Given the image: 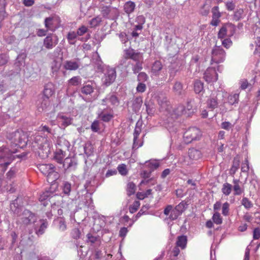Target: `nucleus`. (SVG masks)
<instances>
[{"mask_svg": "<svg viewBox=\"0 0 260 260\" xmlns=\"http://www.w3.org/2000/svg\"><path fill=\"white\" fill-rule=\"evenodd\" d=\"M7 138L10 141V147L13 148L16 147L23 148L26 146L28 141L27 133L21 129L7 132Z\"/></svg>", "mask_w": 260, "mask_h": 260, "instance_id": "f257e3e1", "label": "nucleus"}, {"mask_svg": "<svg viewBox=\"0 0 260 260\" xmlns=\"http://www.w3.org/2000/svg\"><path fill=\"white\" fill-rule=\"evenodd\" d=\"M17 152V148L7 146L0 147V161L2 162V167L6 168L9 165L16 157L22 158L25 156V154L22 153L19 155H14Z\"/></svg>", "mask_w": 260, "mask_h": 260, "instance_id": "f03ea898", "label": "nucleus"}, {"mask_svg": "<svg viewBox=\"0 0 260 260\" xmlns=\"http://www.w3.org/2000/svg\"><path fill=\"white\" fill-rule=\"evenodd\" d=\"M202 132L200 129L196 127H190L183 134L184 142L190 143L193 140H198L201 138Z\"/></svg>", "mask_w": 260, "mask_h": 260, "instance_id": "7ed1b4c3", "label": "nucleus"}, {"mask_svg": "<svg viewBox=\"0 0 260 260\" xmlns=\"http://www.w3.org/2000/svg\"><path fill=\"white\" fill-rule=\"evenodd\" d=\"M236 27L234 24L230 23H226L223 24L219 29L217 37L220 39H224L226 36L228 38L232 37L235 33Z\"/></svg>", "mask_w": 260, "mask_h": 260, "instance_id": "20e7f679", "label": "nucleus"}, {"mask_svg": "<svg viewBox=\"0 0 260 260\" xmlns=\"http://www.w3.org/2000/svg\"><path fill=\"white\" fill-rule=\"evenodd\" d=\"M59 39L57 36L53 33L48 34L44 39L43 46L48 50L52 49L58 43Z\"/></svg>", "mask_w": 260, "mask_h": 260, "instance_id": "39448f33", "label": "nucleus"}, {"mask_svg": "<svg viewBox=\"0 0 260 260\" xmlns=\"http://www.w3.org/2000/svg\"><path fill=\"white\" fill-rule=\"evenodd\" d=\"M226 52L220 47H216L212 51L211 61L215 63H219L225 60Z\"/></svg>", "mask_w": 260, "mask_h": 260, "instance_id": "423d86ee", "label": "nucleus"}, {"mask_svg": "<svg viewBox=\"0 0 260 260\" xmlns=\"http://www.w3.org/2000/svg\"><path fill=\"white\" fill-rule=\"evenodd\" d=\"M86 242L89 244L92 248L100 247L101 245V237L94 232H90L86 235Z\"/></svg>", "mask_w": 260, "mask_h": 260, "instance_id": "0eeeda50", "label": "nucleus"}, {"mask_svg": "<svg viewBox=\"0 0 260 260\" xmlns=\"http://www.w3.org/2000/svg\"><path fill=\"white\" fill-rule=\"evenodd\" d=\"M151 174V171L143 170L140 173V176L143 178L141 181L140 185H147L150 184L151 185H154L157 183L156 180L154 178H150Z\"/></svg>", "mask_w": 260, "mask_h": 260, "instance_id": "6e6552de", "label": "nucleus"}, {"mask_svg": "<svg viewBox=\"0 0 260 260\" xmlns=\"http://www.w3.org/2000/svg\"><path fill=\"white\" fill-rule=\"evenodd\" d=\"M124 58L139 62L143 58V56L140 52H136L134 49L128 48L124 50Z\"/></svg>", "mask_w": 260, "mask_h": 260, "instance_id": "1a4fd4ad", "label": "nucleus"}, {"mask_svg": "<svg viewBox=\"0 0 260 260\" xmlns=\"http://www.w3.org/2000/svg\"><path fill=\"white\" fill-rule=\"evenodd\" d=\"M49 106V99L40 95L37 101V107L38 111L40 112L46 111Z\"/></svg>", "mask_w": 260, "mask_h": 260, "instance_id": "9d476101", "label": "nucleus"}, {"mask_svg": "<svg viewBox=\"0 0 260 260\" xmlns=\"http://www.w3.org/2000/svg\"><path fill=\"white\" fill-rule=\"evenodd\" d=\"M21 216H22L21 220L23 223L25 224L28 225L32 222H34L35 214L27 209H24L21 212Z\"/></svg>", "mask_w": 260, "mask_h": 260, "instance_id": "9b49d317", "label": "nucleus"}, {"mask_svg": "<svg viewBox=\"0 0 260 260\" xmlns=\"http://www.w3.org/2000/svg\"><path fill=\"white\" fill-rule=\"evenodd\" d=\"M204 78L207 82H216L218 79V75L216 70L213 68H208L204 73Z\"/></svg>", "mask_w": 260, "mask_h": 260, "instance_id": "f8f14e48", "label": "nucleus"}, {"mask_svg": "<svg viewBox=\"0 0 260 260\" xmlns=\"http://www.w3.org/2000/svg\"><path fill=\"white\" fill-rule=\"evenodd\" d=\"M212 19L210 24L213 26L218 25L221 22L220 19L221 16V13L219 11V8L218 6H215L211 9Z\"/></svg>", "mask_w": 260, "mask_h": 260, "instance_id": "ddd939ff", "label": "nucleus"}, {"mask_svg": "<svg viewBox=\"0 0 260 260\" xmlns=\"http://www.w3.org/2000/svg\"><path fill=\"white\" fill-rule=\"evenodd\" d=\"M10 209L17 216H21V212L23 210V206L20 205L19 198L17 197L11 203Z\"/></svg>", "mask_w": 260, "mask_h": 260, "instance_id": "4468645a", "label": "nucleus"}, {"mask_svg": "<svg viewBox=\"0 0 260 260\" xmlns=\"http://www.w3.org/2000/svg\"><path fill=\"white\" fill-rule=\"evenodd\" d=\"M94 85L92 81L85 82L80 89L81 92L85 95L91 94L94 91Z\"/></svg>", "mask_w": 260, "mask_h": 260, "instance_id": "2eb2a0df", "label": "nucleus"}, {"mask_svg": "<svg viewBox=\"0 0 260 260\" xmlns=\"http://www.w3.org/2000/svg\"><path fill=\"white\" fill-rule=\"evenodd\" d=\"M54 84L51 82H48L45 85L44 89L43 90V94L41 96L44 98H47V99H49V98L54 94Z\"/></svg>", "mask_w": 260, "mask_h": 260, "instance_id": "dca6fc26", "label": "nucleus"}, {"mask_svg": "<svg viewBox=\"0 0 260 260\" xmlns=\"http://www.w3.org/2000/svg\"><path fill=\"white\" fill-rule=\"evenodd\" d=\"M40 226L35 227V232L38 236L43 235L48 226V222L46 219H41L39 220Z\"/></svg>", "mask_w": 260, "mask_h": 260, "instance_id": "f3484780", "label": "nucleus"}, {"mask_svg": "<svg viewBox=\"0 0 260 260\" xmlns=\"http://www.w3.org/2000/svg\"><path fill=\"white\" fill-rule=\"evenodd\" d=\"M192 109V105L190 102H187L186 107L183 105L178 106L176 110V113L178 116L183 115V114H188L187 111H190Z\"/></svg>", "mask_w": 260, "mask_h": 260, "instance_id": "a211bd4d", "label": "nucleus"}, {"mask_svg": "<svg viewBox=\"0 0 260 260\" xmlns=\"http://www.w3.org/2000/svg\"><path fill=\"white\" fill-rule=\"evenodd\" d=\"M100 247H96L95 248H93L94 249V254H93V257L94 259H101L103 257H104L106 255V251H103L101 250V248H100ZM107 258L106 259L108 260L109 258H110L112 257V254H107Z\"/></svg>", "mask_w": 260, "mask_h": 260, "instance_id": "6ab92c4d", "label": "nucleus"}, {"mask_svg": "<svg viewBox=\"0 0 260 260\" xmlns=\"http://www.w3.org/2000/svg\"><path fill=\"white\" fill-rule=\"evenodd\" d=\"M80 66V62L79 60H67L64 63V68L67 70H76Z\"/></svg>", "mask_w": 260, "mask_h": 260, "instance_id": "aec40b11", "label": "nucleus"}, {"mask_svg": "<svg viewBox=\"0 0 260 260\" xmlns=\"http://www.w3.org/2000/svg\"><path fill=\"white\" fill-rule=\"evenodd\" d=\"M103 83L108 86L111 85L114 82V69L108 71L105 74V76L102 79Z\"/></svg>", "mask_w": 260, "mask_h": 260, "instance_id": "412c9836", "label": "nucleus"}, {"mask_svg": "<svg viewBox=\"0 0 260 260\" xmlns=\"http://www.w3.org/2000/svg\"><path fill=\"white\" fill-rule=\"evenodd\" d=\"M163 65L160 60H156L153 63L151 67V72L155 76H158L160 74V71L162 69Z\"/></svg>", "mask_w": 260, "mask_h": 260, "instance_id": "4be33fe9", "label": "nucleus"}, {"mask_svg": "<svg viewBox=\"0 0 260 260\" xmlns=\"http://www.w3.org/2000/svg\"><path fill=\"white\" fill-rule=\"evenodd\" d=\"M76 161L71 157H67L64 159L63 166L67 169H75L77 166Z\"/></svg>", "mask_w": 260, "mask_h": 260, "instance_id": "5701e85b", "label": "nucleus"}, {"mask_svg": "<svg viewBox=\"0 0 260 260\" xmlns=\"http://www.w3.org/2000/svg\"><path fill=\"white\" fill-rule=\"evenodd\" d=\"M92 62L96 72H102L103 71L104 66L103 65V62L99 54L93 58Z\"/></svg>", "mask_w": 260, "mask_h": 260, "instance_id": "b1692460", "label": "nucleus"}, {"mask_svg": "<svg viewBox=\"0 0 260 260\" xmlns=\"http://www.w3.org/2000/svg\"><path fill=\"white\" fill-rule=\"evenodd\" d=\"M234 186L233 189L235 191L234 194L235 196L240 195L244 191V188L240 186L241 182L239 179L233 180Z\"/></svg>", "mask_w": 260, "mask_h": 260, "instance_id": "393cba45", "label": "nucleus"}, {"mask_svg": "<svg viewBox=\"0 0 260 260\" xmlns=\"http://www.w3.org/2000/svg\"><path fill=\"white\" fill-rule=\"evenodd\" d=\"M38 168L43 174L46 176L49 174L52 169H55L54 165L51 164L40 165Z\"/></svg>", "mask_w": 260, "mask_h": 260, "instance_id": "a878e982", "label": "nucleus"}, {"mask_svg": "<svg viewBox=\"0 0 260 260\" xmlns=\"http://www.w3.org/2000/svg\"><path fill=\"white\" fill-rule=\"evenodd\" d=\"M143 103L141 96L136 97L132 103L133 110L137 112L140 110Z\"/></svg>", "mask_w": 260, "mask_h": 260, "instance_id": "bb28decb", "label": "nucleus"}, {"mask_svg": "<svg viewBox=\"0 0 260 260\" xmlns=\"http://www.w3.org/2000/svg\"><path fill=\"white\" fill-rule=\"evenodd\" d=\"M158 104L160 111H169L170 110L171 106L169 102L167 100L166 98H164L162 100H159Z\"/></svg>", "mask_w": 260, "mask_h": 260, "instance_id": "cd10ccee", "label": "nucleus"}, {"mask_svg": "<svg viewBox=\"0 0 260 260\" xmlns=\"http://www.w3.org/2000/svg\"><path fill=\"white\" fill-rule=\"evenodd\" d=\"M135 8L136 4L132 1L126 2L123 6L124 12L128 15L133 13L135 11Z\"/></svg>", "mask_w": 260, "mask_h": 260, "instance_id": "c85d7f7f", "label": "nucleus"}, {"mask_svg": "<svg viewBox=\"0 0 260 260\" xmlns=\"http://www.w3.org/2000/svg\"><path fill=\"white\" fill-rule=\"evenodd\" d=\"M58 118L61 119L60 125L61 127L62 128H64L72 123L73 118L71 117H68L64 115H61L58 116Z\"/></svg>", "mask_w": 260, "mask_h": 260, "instance_id": "c756f323", "label": "nucleus"}, {"mask_svg": "<svg viewBox=\"0 0 260 260\" xmlns=\"http://www.w3.org/2000/svg\"><path fill=\"white\" fill-rule=\"evenodd\" d=\"M59 175L55 171V169H52L47 176V180L49 183H53L56 182V180L59 178Z\"/></svg>", "mask_w": 260, "mask_h": 260, "instance_id": "7c9ffc66", "label": "nucleus"}, {"mask_svg": "<svg viewBox=\"0 0 260 260\" xmlns=\"http://www.w3.org/2000/svg\"><path fill=\"white\" fill-rule=\"evenodd\" d=\"M113 117V114L108 113L104 110L98 114V118L104 122L109 121Z\"/></svg>", "mask_w": 260, "mask_h": 260, "instance_id": "2f4dec72", "label": "nucleus"}, {"mask_svg": "<svg viewBox=\"0 0 260 260\" xmlns=\"http://www.w3.org/2000/svg\"><path fill=\"white\" fill-rule=\"evenodd\" d=\"M187 243V238L185 236L178 237L176 245L181 249H184L186 247Z\"/></svg>", "mask_w": 260, "mask_h": 260, "instance_id": "473e14b6", "label": "nucleus"}, {"mask_svg": "<svg viewBox=\"0 0 260 260\" xmlns=\"http://www.w3.org/2000/svg\"><path fill=\"white\" fill-rule=\"evenodd\" d=\"M66 152L61 149H58L55 153L54 159L59 164L63 162V159L65 156Z\"/></svg>", "mask_w": 260, "mask_h": 260, "instance_id": "72a5a7b5", "label": "nucleus"}, {"mask_svg": "<svg viewBox=\"0 0 260 260\" xmlns=\"http://www.w3.org/2000/svg\"><path fill=\"white\" fill-rule=\"evenodd\" d=\"M173 90L176 95H180L183 92V85L181 82L176 81L174 84Z\"/></svg>", "mask_w": 260, "mask_h": 260, "instance_id": "f704fd0d", "label": "nucleus"}, {"mask_svg": "<svg viewBox=\"0 0 260 260\" xmlns=\"http://www.w3.org/2000/svg\"><path fill=\"white\" fill-rule=\"evenodd\" d=\"M82 82V78L79 76H74L68 81L70 85L77 86L81 85Z\"/></svg>", "mask_w": 260, "mask_h": 260, "instance_id": "c9c22d12", "label": "nucleus"}, {"mask_svg": "<svg viewBox=\"0 0 260 260\" xmlns=\"http://www.w3.org/2000/svg\"><path fill=\"white\" fill-rule=\"evenodd\" d=\"M239 99V93H232L228 98V103L230 105H234L236 103H238Z\"/></svg>", "mask_w": 260, "mask_h": 260, "instance_id": "e433bc0d", "label": "nucleus"}, {"mask_svg": "<svg viewBox=\"0 0 260 260\" xmlns=\"http://www.w3.org/2000/svg\"><path fill=\"white\" fill-rule=\"evenodd\" d=\"M61 188L62 189V192L64 194L67 196L70 195L72 188V185L68 181H64L62 183Z\"/></svg>", "mask_w": 260, "mask_h": 260, "instance_id": "4c0bfd02", "label": "nucleus"}, {"mask_svg": "<svg viewBox=\"0 0 260 260\" xmlns=\"http://www.w3.org/2000/svg\"><path fill=\"white\" fill-rule=\"evenodd\" d=\"M136 189V184L133 183V182H129L126 185V192L128 196H131L132 194L135 193Z\"/></svg>", "mask_w": 260, "mask_h": 260, "instance_id": "58836bf2", "label": "nucleus"}, {"mask_svg": "<svg viewBox=\"0 0 260 260\" xmlns=\"http://www.w3.org/2000/svg\"><path fill=\"white\" fill-rule=\"evenodd\" d=\"M93 147L91 143H86L84 147V153L87 157H89L93 153Z\"/></svg>", "mask_w": 260, "mask_h": 260, "instance_id": "ea45409f", "label": "nucleus"}, {"mask_svg": "<svg viewBox=\"0 0 260 260\" xmlns=\"http://www.w3.org/2000/svg\"><path fill=\"white\" fill-rule=\"evenodd\" d=\"M77 36V34L75 31H70L68 32L67 36V39L70 44L74 45L75 44Z\"/></svg>", "mask_w": 260, "mask_h": 260, "instance_id": "a19ab883", "label": "nucleus"}, {"mask_svg": "<svg viewBox=\"0 0 260 260\" xmlns=\"http://www.w3.org/2000/svg\"><path fill=\"white\" fill-rule=\"evenodd\" d=\"M26 54L24 52H22L20 53L16 59L15 64L17 67H20L22 64V62L24 61L26 57Z\"/></svg>", "mask_w": 260, "mask_h": 260, "instance_id": "79ce46f5", "label": "nucleus"}, {"mask_svg": "<svg viewBox=\"0 0 260 260\" xmlns=\"http://www.w3.org/2000/svg\"><path fill=\"white\" fill-rule=\"evenodd\" d=\"M212 220L216 225H220L222 222V218L220 215V213L217 211L213 213Z\"/></svg>", "mask_w": 260, "mask_h": 260, "instance_id": "37998d69", "label": "nucleus"}, {"mask_svg": "<svg viewBox=\"0 0 260 260\" xmlns=\"http://www.w3.org/2000/svg\"><path fill=\"white\" fill-rule=\"evenodd\" d=\"M194 91L199 93L202 91L204 89V84L200 80H196L194 82L193 85Z\"/></svg>", "mask_w": 260, "mask_h": 260, "instance_id": "c03bdc74", "label": "nucleus"}, {"mask_svg": "<svg viewBox=\"0 0 260 260\" xmlns=\"http://www.w3.org/2000/svg\"><path fill=\"white\" fill-rule=\"evenodd\" d=\"M112 7L110 6H103L101 8V12L104 17L109 18V14L111 11Z\"/></svg>", "mask_w": 260, "mask_h": 260, "instance_id": "a18cd8bd", "label": "nucleus"}, {"mask_svg": "<svg viewBox=\"0 0 260 260\" xmlns=\"http://www.w3.org/2000/svg\"><path fill=\"white\" fill-rule=\"evenodd\" d=\"M230 205L227 202L221 206V212L223 216H227L230 215Z\"/></svg>", "mask_w": 260, "mask_h": 260, "instance_id": "49530a36", "label": "nucleus"}, {"mask_svg": "<svg viewBox=\"0 0 260 260\" xmlns=\"http://www.w3.org/2000/svg\"><path fill=\"white\" fill-rule=\"evenodd\" d=\"M117 169L119 173L122 176H125L128 173V170L125 164H121L117 166Z\"/></svg>", "mask_w": 260, "mask_h": 260, "instance_id": "de8ad7c7", "label": "nucleus"}, {"mask_svg": "<svg viewBox=\"0 0 260 260\" xmlns=\"http://www.w3.org/2000/svg\"><path fill=\"white\" fill-rule=\"evenodd\" d=\"M208 107L211 109H215L218 106V102L216 98H211L207 101Z\"/></svg>", "mask_w": 260, "mask_h": 260, "instance_id": "09e8293b", "label": "nucleus"}, {"mask_svg": "<svg viewBox=\"0 0 260 260\" xmlns=\"http://www.w3.org/2000/svg\"><path fill=\"white\" fill-rule=\"evenodd\" d=\"M101 22L102 18L98 16L90 20L89 24L91 27H94L99 25Z\"/></svg>", "mask_w": 260, "mask_h": 260, "instance_id": "8fccbe9b", "label": "nucleus"}, {"mask_svg": "<svg viewBox=\"0 0 260 260\" xmlns=\"http://www.w3.org/2000/svg\"><path fill=\"white\" fill-rule=\"evenodd\" d=\"M141 205L140 202L139 201H135L133 202L129 207V211L131 213L136 212L139 208Z\"/></svg>", "mask_w": 260, "mask_h": 260, "instance_id": "3c124183", "label": "nucleus"}, {"mask_svg": "<svg viewBox=\"0 0 260 260\" xmlns=\"http://www.w3.org/2000/svg\"><path fill=\"white\" fill-rule=\"evenodd\" d=\"M221 190L224 194L229 196L232 190V185L229 183H225L223 185Z\"/></svg>", "mask_w": 260, "mask_h": 260, "instance_id": "603ef678", "label": "nucleus"}, {"mask_svg": "<svg viewBox=\"0 0 260 260\" xmlns=\"http://www.w3.org/2000/svg\"><path fill=\"white\" fill-rule=\"evenodd\" d=\"M57 221L58 222V226L59 229L61 231H64L67 228L64 219L62 217H59Z\"/></svg>", "mask_w": 260, "mask_h": 260, "instance_id": "864d4df0", "label": "nucleus"}, {"mask_svg": "<svg viewBox=\"0 0 260 260\" xmlns=\"http://www.w3.org/2000/svg\"><path fill=\"white\" fill-rule=\"evenodd\" d=\"M52 197L53 196L51 194V193H50L49 191L46 190V191L43 192V193L40 195L39 201L40 202H42L45 200H49L50 198Z\"/></svg>", "mask_w": 260, "mask_h": 260, "instance_id": "5fc2aeb1", "label": "nucleus"}, {"mask_svg": "<svg viewBox=\"0 0 260 260\" xmlns=\"http://www.w3.org/2000/svg\"><path fill=\"white\" fill-rule=\"evenodd\" d=\"M160 164L156 161V160H153L152 161L149 162L148 164V167L150 170V171H154L159 168Z\"/></svg>", "mask_w": 260, "mask_h": 260, "instance_id": "6e6d98bb", "label": "nucleus"}, {"mask_svg": "<svg viewBox=\"0 0 260 260\" xmlns=\"http://www.w3.org/2000/svg\"><path fill=\"white\" fill-rule=\"evenodd\" d=\"M50 186L48 190H47V191H49L51 193V194L53 196V193L55 192L56 189L58 188V184L57 182H54L53 183H50Z\"/></svg>", "mask_w": 260, "mask_h": 260, "instance_id": "4d7b16f0", "label": "nucleus"}, {"mask_svg": "<svg viewBox=\"0 0 260 260\" xmlns=\"http://www.w3.org/2000/svg\"><path fill=\"white\" fill-rule=\"evenodd\" d=\"M242 205L246 208H250L253 206L252 203L246 197H244L242 200Z\"/></svg>", "mask_w": 260, "mask_h": 260, "instance_id": "13d9d810", "label": "nucleus"}, {"mask_svg": "<svg viewBox=\"0 0 260 260\" xmlns=\"http://www.w3.org/2000/svg\"><path fill=\"white\" fill-rule=\"evenodd\" d=\"M185 203L181 202L175 207L176 210L177 211V212L179 213V215H180L182 212L184 211L185 208Z\"/></svg>", "mask_w": 260, "mask_h": 260, "instance_id": "bf43d9fd", "label": "nucleus"}, {"mask_svg": "<svg viewBox=\"0 0 260 260\" xmlns=\"http://www.w3.org/2000/svg\"><path fill=\"white\" fill-rule=\"evenodd\" d=\"M233 44L232 41L230 38L224 39L222 41V45L226 49H229Z\"/></svg>", "mask_w": 260, "mask_h": 260, "instance_id": "052dcab7", "label": "nucleus"}, {"mask_svg": "<svg viewBox=\"0 0 260 260\" xmlns=\"http://www.w3.org/2000/svg\"><path fill=\"white\" fill-rule=\"evenodd\" d=\"M249 170V164L248 159H245L242 164L241 171L244 172H247Z\"/></svg>", "mask_w": 260, "mask_h": 260, "instance_id": "680f3d73", "label": "nucleus"}, {"mask_svg": "<svg viewBox=\"0 0 260 260\" xmlns=\"http://www.w3.org/2000/svg\"><path fill=\"white\" fill-rule=\"evenodd\" d=\"M91 129L94 132H98L100 130V122L99 120H94L91 125Z\"/></svg>", "mask_w": 260, "mask_h": 260, "instance_id": "e2e57ef3", "label": "nucleus"}, {"mask_svg": "<svg viewBox=\"0 0 260 260\" xmlns=\"http://www.w3.org/2000/svg\"><path fill=\"white\" fill-rule=\"evenodd\" d=\"M112 235V233H110L108 231L106 232L105 230L103 235V240L106 242H109L111 240Z\"/></svg>", "mask_w": 260, "mask_h": 260, "instance_id": "0e129e2a", "label": "nucleus"}, {"mask_svg": "<svg viewBox=\"0 0 260 260\" xmlns=\"http://www.w3.org/2000/svg\"><path fill=\"white\" fill-rule=\"evenodd\" d=\"M225 8L228 11H233L235 9V4L233 1L225 2Z\"/></svg>", "mask_w": 260, "mask_h": 260, "instance_id": "69168bd1", "label": "nucleus"}, {"mask_svg": "<svg viewBox=\"0 0 260 260\" xmlns=\"http://www.w3.org/2000/svg\"><path fill=\"white\" fill-rule=\"evenodd\" d=\"M72 236L75 239H78L80 238L81 232L77 228H75L72 230Z\"/></svg>", "mask_w": 260, "mask_h": 260, "instance_id": "338daca9", "label": "nucleus"}, {"mask_svg": "<svg viewBox=\"0 0 260 260\" xmlns=\"http://www.w3.org/2000/svg\"><path fill=\"white\" fill-rule=\"evenodd\" d=\"M148 78L147 75L144 72H140L138 75V80L140 81H146Z\"/></svg>", "mask_w": 260, "mask_h": 260, "instance_id": "774afa93", "label": "nucleus"}]
</instances>
